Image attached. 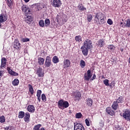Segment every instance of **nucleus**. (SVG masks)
<instances>
[{
	"label": "nucleus",
	"instance_id": "12",
	"mask_svg": "<svg viewBox=\"0 0 130 130\" xmlns=\"http://www.w3.org/2000/svg\"><path fill=\"white\" fill-rule=\"evenodd\" d=\"M81 49L82 50V52L83 55H85V56L88 55V52H89V49L85 48V47L82 46Z\"/></svg>",
	"mask_w": 130,
	"mask_h": 130
},
{
	"label": "nucleus",
	"instance_id": "2",
	"mask_svg": "<svg viewBox=\"0 0 130 130\" xmlns=\"http://www.w3.org/2000/svg\"><path fill=\"white\" fill-rule=\"evenodd\" d=\"M93 46H92V41L89 40H86L84 42L83 47L85 48H88V49H91Z\"/></svg>",
	"mask_w": 130,
	"mask_h": 130
},
{
	"label": "nucleus",
	"instance_id": "19",
	"mask_svg": "<svg viewBox=\"0 0 130 130\" xmlns=\"http://www.w3.org/2000/svg\"><path fill=\"white\" fill-rule=\"evenodd\" d=\"M36 9L37 10H42L44 8V5L43 4H35Z\"/></svg>",
	"mask_w": 130,
	"mask_h": 130
},
{
	"label": "nucleus",
	"instance_id": "43",
	"mask_svg": "<svg viewBox=\"0 0 130 130\" xmlns=\"http://www.w3.org/2000/svg\"><path fill=\"white\" fill-rule=\"evenodd\" d=\"M104 84L105 86H109V80L108 79H105L103 81Z\"/></svg>",
	"mask_w": 130,
	"mask_h": 130
},
{
	"label": "nucleus",
	"instance_id": "35",
	"mask_svg": "<svg viewBox=\"0 0 130 130\" xmlns=\"http://www.w3.org/2000/svg\"><path fill=\"white\" fill-rule=\"evenodd\" d=\"M45 25L46 27H48L50 25V20L48 19H46L45 20Z\"/></svg>",
	"mask_w": 130,
	"mask_h": 130
},
{
	"label": "nucleus",
	"instance_id": "20",
	"mask_svg": "<svg viewBox=\"0 0 130 130\" xmlns=\"http://www.w3.org/2000/svg\"><path fill=\"white\" fill-rule=\"evenodd\" d=\"M97 44L98 46H100V47H103V46L105 45V42H104V40H100L98 42Z\"/></svg>",
	"mask_w": 130,
	"mask_h": 130
},
{
	"label": "nucleus",
	"instance_id": "47",
	"mask_svg": "<svg viewBox=\"0 0 130 130\" xmlns=\"http://www.w3.org/2000/svg\"><path fill=\"white\" fill-rule=\"evenodd\" d=\"M115 85V83L114 82V81H112L109 86L111 89H112V88H113V86L114 87Z\"/></svg>",
	"mask_w": 130,
	"mask_h": 130
},
{
	"label": "nucleus",
	"instance_id": "31",
	"mask_svg": "<svg viewBox=\"0 0 130 130\" xmlns=\"http://www.w3.org/2000/svg\"><path fill=\"white\" fill-rule=\"evenodd\" d=\"M25 116V112L23 111H20L19 112L18 114V117L19 118H23Z\"/></svg>",
	"mask_w": 130,
	"mask_h": 130
},
{
	"label": "nucleus",
	"instance_id": "49",
	"mask_svg": "<svg viewBox=\"0 0 130 130\" xmlns=\"http://www.w3.org/2000/svg\"><path fill=\"white\" fill-rule=\"evenodd\" d=\"M85 123L87 126H90V121H89V119H85Z\"/></svg>",
	"mask_w": 130,
	"mask_h": 130
},
{
	"label": "nucleus",
	"instance_id": "38",
	"mask_svg": "<svg viewBox=\"0 0 130 130\" xmlns=\"http://www.w3.org/2000/svg\"><path fill=\"white\" fill-rule=\"evenodd\" d=\"M39 25L40 26V27H44V25L45 24L44 23V20H40L39 22Z\"/></svg>",
	"mask_w": 130,
	"mask_h": 130
},
{
	"label": "nucleus",
	"instance_id": "4",
	"mask_svg": "<svg viewBox=\"0 0 130 130\" xmlns=\"http://www.w3.org/2000/svg\"><path fill=\"white\" fill-rule=\"evenodd\" d=\"M123 117L125 118L126 120H130V110L127 109L124 112Z\"/></svg>",
	"mask_w": 130,
	"mask_h": 130
},
{
	"label": "nucleus",
	"instance_id": "62",
	"mask_svg": "<svg viewBox=\"0 0 130 130\" xmlns=\"http://www.w3.org/2000/svg\"><path fill=\"white\" fill-rule=\"evenodd\" d=\"M117 130H121V129H120V128H118Z\"/></svg>",
	"mask_w": 130,
	"mask_h": 130
},
{
	"label": "nucleus",
	"instance_id": "36",
	"mask_svg": "<svg viewBox=\"0 0 130 130\" xmlns=\"http://www.w3.org/2000/svg\"><path fill=\"white\" fill-rule=\"evenodd\" d=\"M100 21L99 20L100 25H103V24L105 23V20H104V16H103L102 18L100 19Z\"/></svg>",
	"mask_w": 130,
	"mask_h": 130
},
{
	"label": "nucleus",
	"instance_id": "50",
	"mask_svg": "<svg viewBox=\"0 0 130 130\" xmlns=\"http://www.w3.org/2000/svg\"><path fill=\"white\" fill-rule=\"evenodd\" d=\"M107 23L109 24V25H112V24H113V21H112V20L111 19H108Z\"/></svg>",
	"mask_w": 130,
	"mask_h": 130
},
{
	"label": "nucleus",
	"instance_id": "34",
	"mask_svg": "<svg viewBox=\"0 0 130 130\" xmlns=\"http://www.w3.org/2000/svg\"><path fill=\"white\" fill-rule=\"evenodd\" d=\"M41 126H42V125L41 124H37L34 126L33 130H40Z\"/></svg>",
	"mask_w": 130,
	"mask_h": 130
},
{
	"label": "nucleus",
	"instance_id": "17",
	"mask_svg": "<svg viewBox=\"0 0 130 130\" xmlns=\"http://www.w3.org/2000/svg\"><path fill=\"white\" fill-rule=\"evenodd\" d=\"M107 113L110 114V115H114V111L111 109V108L108 107L106 109Z\"/></svg>",
	"mask_w": 130,
	"mask_h": 130
},
{
	"label": "nucleus",
	"instance_id": "56",
	"mask_svg": "<svg viewBox=\"0 0 130 130\" xmlns=\"http://www.w3.org/2000/svg\"><path fill=\"white\" fill-rule=\"evenodd\" d=\"M96 79V75L94 74L93 75L92 78L91 79V81H93Z\"/></svg>",
	"mask_w": 130,
	"mask_h": 130
},
{
	"label": "nucleus",
	"instance_id": "5",
	"mask_svg": "<svg viewBox=\"0 0 130 130\" xmlns=\"http://www.w3.org/2000/svg\"><path fill=\"white\" fill-rule=\"evenodd\" d=\"M84 78L85 81H89L91 78H92V73H91V70H88L87 73L84 74Z\"/></svg>",
	"mask_w": 130,
	"mask_h": 130
},
{
	"label": "nucleus",
	"instance_id": "28",
	"mask_svg": "<svg viewBox=\"0 0 130 130\" xmlns=\"http://www.w3.org/2000/svg\"><path fill=\"white\" fill-rule=\"evenodd\" d=\"M52 61L53 63H57V62H59V60L58 59V57L56 56H54L53 57Z\"/></svg>",
	"mask_w": 130,
	"mask_h": 130
},
{
	"label": "nucleus",
	"instance_id": "40",
	"mask_svg": "<svg viewBox=\"0 0 130 130\" xmlns=\"http://www.w3.org/2000/svg\"><path fill=\"white\" fill-rule=\"evenodd\" d=\"M6 121V118H5V116H1L0 117V122L3 123Z\"/></svg>",
	"mask_w": 130,
	"mask_h": 130
},
{
	"label": "nucleus",
	"instance_id": "1",
	"mask_svg": "<svg viewBox=\"0 0 130 130\" xmlns=\"http://www.w3.org/2000/svg\"><path fill=\"white\" fill-rule=\"evenodd\" d=\"M57 106L59 109L63 110L65 108H68L70 106L69 102L63 100H60L58 102Z\"/></svg>",
	"mask_w": 130,
	"mask_h": 130
},
{
	"label": "nucleus",
	"instance_id": "60",
	"mask_svg": "<svg viewBox=\"0 0 130 130\" xmlns=\"http://www.w3.org/2000/svg\"><path fill=\"white\" fill-rule=\"evenodd\" d=\"M30 0H24L25 3H28Z\"/></svg>",
	"mask_w": 130,
	"mask_h": 130
},
{
	"label": "nucleus",
	"instance_id": "41",
	"mask_svg": "<svg viewBox=\"0 0 130 130\" xmlns=\"http://www.w3.org/2000/svg\"><path fill=\"white\" fill-rule=\"evenodd\" d=\"M100 128H102L103 126H104V120H101L100 121Z\"/></svg>",
	"mask_w": 130,
	"mask_h": 130
},
{
	"label": "nucleus",
	"instance_id": "59",
	"mask_svg": "<svg viewBox=\"0 0 130 130\" xmlns=\"http://www.w3.org/2000/svg\"><path fill=\"white\" fill-rule=\"evenodd\" d=\"M3 73H4V71H0V77L3 75Z\"/></svg>",
	"mask_w": 130,
	"mask_h": 130
},
{
	"label": "nucleus",
	"instance_id": "44",
	"mask_svg": "<svg viewBox=\"0 0 130 130\" xmlns=\"http://www.w3.org/2000/svg\"><path fill=\"white\" fill-rule=\"evenodd\" d=\"M42 100L44 102H46V96H45V94L44 93H43L41 96Z\"/></svg>",
	"mask_w": 130,
	"mask_h": 130
},
{
	"label": "nucleus",
	"instance_id": "9",
	"mask_svg": "<svg viewBox=\"0 0 130 130\" xmlns=\"http://www.w3.org/2000/svg\"><path fill=\"white\" fill-rule=\"evenodd\" d=\"M21 45V44L19 43V40L16 39L15 40L14 44L13 45L14 48L17 49V50H19L21 49V47H19Z\"/></svg>",
	"mask_w": 130,
	"mask_h": 130
},
{
	"label": "nucleus",
	"instance_id": "33",
	"mask_svg": "<svg viewBox=\"0 0 130 130\" xmlns=\"http://www.w3.org/2000/svg\"><path fill=\"white\" fill-rule=\"evenodd\" d=\"M28 88H29V91L31 94H33L34 93V89H33V86L31 85L30 84L28 85Z\"/></svg>",
	"mask_w": 130,
	"mask_h": 130
},
{
	"label": "nucleus",
	"instance_id": "45",
	"mask_svg": "<svg viewBox=\"0 0 130 130\" xmlns=\"http://www.w3.org/2000/svg\"><path fill=\"white\" fill-rule=\"evenodd\" d=\"M108 49H110V50H113L114 48H115V47L113 45H110L108 46Z\"/></svg>",
	"mask_w": 130,
	"mask_h": 130
},
{
	"label": "nucleus",
	"instance_id": "3",
	"mask_svg": "<svg viewBox=\"0 0 130 130\" xmlns=\"http://www.w3.org/2000/svg\"><path fill=\"white\" fill-rule=\"evenodd\" d=\"M51 5L54 8H60L61 6V2L60 0H53Z\"/></svg>",
	"mask_w": 130,
	"mask_h": 130
},
{
	"label": "nucleus",
	"instance_id": "21",
	"mask_svg": "<svg viewBox=\"0 0 130 130\" xmlns=\"http://www.w3.org/2000/svg\"><path fill=\"white\" fill-rule=\"evenodd\" d=\"M42 93V91L41 90H38L37 92V96L38 97V100L39 102H40L41 101V93Z\"/></svg>",
	"mask_w": 130,
	"mask_h": 130
},
{
	"label": "nucleus",
	"instance_id": "46",
	"mask_svg": "<svg viewBox=\"0 0 130 130\" xmlns=\"http://www.w3.org/2000/svg\"><path fill=\"white\" fill-rule=\"evenodd\" d=\"M120 26L123 28H125V27H126V23H125V20L123 22H121L120 23Z\"/></svg>",
	"mask_w": 130,
	"mask_h": 130
},
{
	"label": "nucleus",
	"instance_id": "57",
	"mask_svg": "<svg viewBox=\"0 0 130 130\" xmlns=\"http://www.w3.org/2000/svg\"><path fill=\"white\" fill-rule=\"evenodd\" d=\"M12 76H19V74H18L17 72H14L13 73V75Z\"/></svg>",
	"mask_w": 130,
	"mask_h": 130
},
{
	"label": "nucleus",
	"instance_id": "29",
	"mask_svg": "<svg viewBox=\"0 0 130 130\" xmlns=\"http://www.w3.org/2000/svg\"><path fill=\"white\" fill-rule=\"evenodd\" d=\"M80 66L82 69H84V68L86 67V62H85V61L83 60H81Z\"/></svg>",
	"mask_w": 130,
	"mask_h": 130
},
{
	"label": "nucleus",
	"instance_id": "54",
	"mask_svg": "<svg viewBox=\"0 0 130 130\" xmlns=\"http://www.w3.org/2000/svg\"><path fill=\"white\" fill-rule=\"evenodd\" d=\"M5 130H12V127L11 126H7L4 128Z\"/></svg>",
	"mask_w": 130,
	"mask_h": 130
},
{
	"label": "nucleus",
	"instance_id": "14",
	"mask_svg": "<svg viewBox=\"0 0 130 130\" xmlns=\"http://www.w3.org/2000/svg\"><path fill=\"white\" fill-rule=\"evenodd\" d=\"M7 64V59L6 58H2L1 59V66L0 67L1 69L2 68H5Z\"/></svg>",
	"mask_w": 130,
	"mask_h": 130
},
{
	"label": "nucleus",
	"instance_id": "7",
	"mask_svg": "<svg viewBox=\"0 0 130 130\" xmlns=\"http://www.w3.org/2000/svg\"><path fill=\"white\" fill-rule=\"evenodd\" d=\"M74 130H85V128L83 126V125L77 122L74 123Z\"/></svg>",
	"mask_w": 130,
	"mask_h": 130
},
{
	"label": "nucleus",
	"instance_id": "18",
	"mask_svg": "<svg viewBox=\"0 0 130 130\" xmlns=\"http://www.w3.org/2000/svg\"><path fill=\"white\" fill-rule=\"evenodd\" d=\"M27 110L29 112H34L35 111V107L32 105H29L27 107Z\"/></svg>",
	"mask_w": 130,
	"mask_h": 130
},
{
	"label": "nucleus",
	"instance_id": "8",
	"mask_svg": "<svg viewBox=\"0 0 130 130\" xmlns=\"http://www.w3.org/2000/svg\"><path fill=\"white\" fill-rule=\"evenodd\" d=\"M71 66V61L69 59H66L63 60V69L67 70L68 68H70Z\"/></svg>",
	"mask_w": 130,
	"mask_h": 130
},
{
	"label": "nucleus",
	"instance_id": "6",
	"mask_svg": "<svg viewBox=\"0 0 130 130\" xmlns=\"http://www.w3.org/2000/svg\"><path fill=\"white\" fill-rule=\"evenodd\" d=\"M8 20V16L2 13L0 15V28L2 26V24L1 23H3L4 22H6Z\"/></svg>",
	"mask_w": 130,
	"mask_h": 130
},
{
	"label": "nucleus",
	"instance_id": "24",
	"mask_svg": "<svg viewBox=\"0 0 130 130\" xmlns=\"http://www.w3.org/2000/svg\"><path fill=\"white\" fill-rule=\"evenodd\" d=\"M86 104L88 105V106H92L93 104V100L91 98H88L87 100H86Z\"/></svg>",
	"mask_w": 130,
	"mask_h": 130
},
{
	"label": "nucleus",
	"instance_id": "32",
	"mask_svg": "<svg viewBox=\"0 0 130 130\" xmlns=\"http://www.w3.org/2000/svg\"><path fill=\"white\" fill-rule=\"evenodd\" d=\"M75 40L77 42H82V37L81 36H76Z\"/></svg>",
	"mask_w": 130,
	"mask_h": 130
},
{
	"label": "nucleus",
	"instance_id": "42",
	"mask_svg": "<svg viewBox=\"0 0 130 130\" xmlns=\"http://www.w3.org/2000/svg\"><path fill=\"white\" fill-rule=\"evenodd\" d=\"M92 19H93V16H92V15L89 14L87 15V20L88 22H91L92 21Z\"/></svg>",
	"mask_w": 130,
	"mask_h": 130
},
{
	"label": "nucleus",
	"instance_id": "30",
	"mask_svg": "<svg viewBox=\"0 0 130 130\" xmlns=\"http://www.w3.org/2000/svg\"><path fill=\"white\" fill-rule=\"evenodd\" d=\"M29 118H30V113H26L25 116L24 117V121H29Z\"/></svg>",
	"mask_w": 130,
	"mask_h": 130
},
{
	"label": "nucleus",
	"instance_id": "26",
	"mask_svg": "<svg viewBox=\"0 0 130 130\" xmlns=\"http://www.w3.org/2000/svg\"><path fill=\"white\" fill-rule=\"evenodd\" d=\"M118 106V104H117V102L115 101L113 103V104L112 105V108L114 110H116L117 109V107Z\"/></svg>",
	"mask_w": 130,
	"mask_h": 130
},
{
	"label": "nucleus",
	"instance_id": "25",
	"mask_svg": "<svg viewBox=\"0 0 130 130\" xmlns=\"http://www.w3.org/2000/svg\"><path fill=\"white\" fill-rule=\"evenodd\" d=\"M29 9L30 8L28 7V6H26L25 5H23L21 7V10L23 13H24V12H26V11H28V12H29Z\"/></svg>",
	"mask_w": 130,
	"mask_h": 130
},
{
	"label": "nucleus",
	"instance_id": "61",
	"mask_svg": "<svg viewBox=\"0 0 130 130\" xmlns=\"http://www.w3.org/2000/svg\"><path fill=\"white\" fill-rule=\"evenodd\" d=\"M40 130H45V128H44V127H42L40 128Z\"/></svg>",
	"mask_w": 130,
	"mask_h": 130
},
{
	"label": "nucleus",
	"instance_id": "10",
	"mask_svg": "<svg viewBox=\"0 0 130 130\" xmlns=\"http://www.w3.org/2000/svg\"><path fill=\"white\" fill-rule=\"evenodd\" d=\"M45 66L47 68H49L51 66V58H50V57L47 56L45 62Z\"/></svg>",
	"mask_w": 130,
	"mask_h": 130
},
{
	"label": "nucleus",
	"instance_id": "39",
	"mask_svg": "<svg viewBox=\"0 0 130 130\" xmlns=\"http://www.w3.org/2000/svg\"><path fill=\"white\" fill-rule=\"evenodd\" d=\"M83 115L81 113H77L75 115L76 118H82Z\"/></svg>",
	"mask_w": 130,
	"mask_h": 130
},
{
	"label": "nucleus",
	"instance_id": "22",
	"mask_svg": "<svg viewBox=\"0 0 130 130\" xmlns=\"http://www.w3.org/2000/svg\"><path fill=\"white\" fill-rule=\"evenodd\" d=\"M44 58L42 57H39L38 58V62L40 66H43V64H44Z\"/></svg>",
	"mask_w": 130,
	"mask_h": 130
},
{
	"label": "nucleus",
	"instance_id": "58",
	"mask_svg": "<svg viewBox=\"0 0 130 130\" xmlns=\"http://www.w3.org/2000/svg\"><path fill=\"white\" fill-rule=\"evenodd\" d=\"M7 71H8V72L10 73V72H11V71H12V70H11V68H10L9 67H8Z\"/></svg>",
	"mask_w": 130,
	"mask_h": 130
},
{
	"label": "nucleus",
	"instance_id": "37",
	"mask_svg": "<svg viewBox=\"0 0 130 130\" xmlns=\"http://www.w3.org/2000/svg\"><path fill=\"white\" fill-rule=\"evenodd\" d=\"M122 101H123V99L122 98V96H120L115 102H116L118 104V103H122Z\"/></svg>",
	"mask_w": 130,
	"mask_h": 130
},
{
	"label": "nucleus",
	"instance_id": "48",
	"mask_svg": "<svg viewBox=\"0 0 130 130\" xmlns=\"http://www.w3.org/2000/svg\"><path fill=\"white\" fill-rule=\"evenodd\" d=\"M7 5L9 7H12V5H13L12 0H7Z\"/></svg>",
	"mask_w": 130,
	"mask_h": 130
},
{
	"label": "nucleus",
	"instance_id": "55",
	"mask_svg": "<svg viewBox=\"0 0 130 130\" xmlns=\"http://www.w3.org/2000/svg\"><path fill=\"white\" fill-rule=\"evenodd\" d=\"M14 72H15L14 71H13V70H11L9 71V73L10 74V75H11V76H13L14 75Z\"/></svg>",
	"mask_w": 130,
	"mask_h": 130
},
{
	"label": "nucleus",
	"instance_id": "15",
	"mask_svg": "<svg viewBox=\"0 0 130 130\" xmlns=\"http://www.w3.org/2000/svg\"><path fill=\"white\" fill-rule=\"evenodd\" d=\"M32 21H33V18L30 16H27L25 18V21L26 23H27V24H31Z\"/></svg>",
	"mask_w": 130,
	"mask_h": 130
},
{
	"label": "nucleus",
	"instance_id": "52",
	"mask_svg": "<svg viewBox=\"0 0 130 130\" xmlns=\"http://www.w3.org/2000/svg\"><path fill=\"white\" fill-rule=\"evenodd\" d=\"M22 41L23 42H28V41H30V40L28 38H23L22 39Z\"/></svg>",
	"mask_w": 130,
	"mask_h": 130
},
{
	"label": "nucleus",
	"instance_id": "51",
	"mask_svg": "<svg viewBox=\"0 0 130 130\" xmlns=\"http://www.w3.org/2000/svg\"><path fill=\"white\" fill-rule=\"evenodd\" d=\"M24 13L25 16H27V15H30L31 14V10H30V9H29V11L26 10V12H24Z\"/></svg>",
	"mask_w": 130,
	"mask_h": 130
},
{
	"label": "nucleus",
	"instance_id": "13",
	"mask_svg": "<svg viewBox=\"0 0 130 130\" xmlns=\"http://www.w3.org/2000/svg\"><path fill=\"white\" fill-rule=\"evenodd\" d=\"M62 15L58 14L57 16V22L58 23H61V24H63L64 23V21L62 19Z\"/></svg>",
	"mask_w": 130,
	"mask_h": 130
},
{
	"label": "nucleus",
	"instance_id": "11",
	"mask_svg": "<svg viewBox=\"0 0 130 130\" xmlns=\"http://www.w3.org/2000/svg\"><path fill=\"white\" fill-rule=\"evenodd\" d=\"M81 97H82V95L81 94V92H79V91H76L74 93V100L76 101H79V100H80L81 99Z\"/></svg>",
	"mask_w": 130,
	"mask_h": 130
},
{
	"label": "nucleus",
	"instance_id": "27",
	"mask_svg": "<svg viewBox=\"0 0 130 130\" xmlns=\"http://www.w3.org/2000/svg\"><path fill=\"white\" fill-rule=\"evenodd\" d=\"M19 79H15L13 81H12V85L13 86H18L19 85Z\"/></svg>",
	"mask_w": 130,
	"mask_h": 130
},
{
	"label": "nucleus",
	"instance_id": "53",
	"mask_svg": "<svg viewBox=\"0 0 130 130\" xmlns=\"http://www.w3.org/2000/svg\"><path fill=\"white\" fill-rule=\"evenodd\" d=\"M79 10L80 11H85L86 8H85L83 6H80L79 7Z\"/></svg>",
	"mask_w": 130,
	"mask_h": 130
},
{
	"label": "nucleus",
	"instance_id": "16",
	"mask_svg": "<svg viewBox=\"0 0 130 130\" xmlns=\"http://www.w3.org/2000/svg\"><path fill=\"white\" fill-rule=\"evenodd\" d=\"M103 17H104V15H103V14L102 13L99 12L95 14V19H97V20H98V21H99V20H100V19L103 18Z\"/></svg>",
	"mask_w": 130,
	"mask_h": 130
},
{
	"label": "nucleus",
	"instance_id": "23",
	"mask_svg": "<svg viewBox=\"0 0 130 130\" xmlns=\"http://www.w3.org/2000/svg\"><path fill=\"white\" fill-rule=\"evenodd\" d=\"M43 74V72H42V68H39L37 71V74L38 75V77H43L44 76Z\"/></svg>",
	"mask_w": 130,
	"mask_h": 130
}]
</instances>
